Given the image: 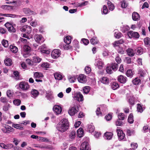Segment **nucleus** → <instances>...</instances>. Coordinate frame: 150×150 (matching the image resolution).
<instances>
[{"mask_svg":"<svg viewBox=\"0 0 150 150\" xmlns=\"http://www.w3.org/2000/svg\"><path fill=\"white\" fill-rule=\"evenodd\" d=\"M69 122L68 120L63 119L56 126V128L58 131L63 132L66 131L69 128Z\"/></svg>","mask_w":150,"mask_h":150,"instance_id":"f257e3e1","label":"nucleus"},{"mask_svg":"<svg viewBox=\"0 0 150 150\" xmlns=\"http://www.w3.org/2000/svg\"><path fill=\"white\" fill-rule=\"evenodd\" d=\"M118 65L116 63H112L109 66L106 67V71L108 74H112L113 71H116L118 69Z\"/></svg>","mask_w":150,"mask_h":150,"instance_id":"f03ea898","label":"nucleus"},{"mask_svg":"<svg viewBox=\"0 0 150 150\" xmlns=\"http://www.w3.org/2000/svg\"><path fill=\"white\" fill-rule=\"evenodd\" d=\"M14 129L11 127L6 125H4L3 127L1 129L2 132L6 133H9L11 132L14 131Z\"/></svg>","mask_w":150,"mask_h":150,"instance_id":"7ed1b4c3","label":"nucleus"},{"mask_svg":"<svg viewBox=\"0 0 150 150\" xmlns=\"http://www.w3.org/2000/svg\"><path fill=\"white\" fill-rule=\"evenodd\" d=\"M61 54V51L59 49L54 50L52 52L51 55L54 59H56Z\"/></svg>","mask_w":150,"mask_h":150,"instance_id":"20e7f679","label":"nucleus"},{"mask_svg":"<svg viewBox=\"0 0 150 150\" xmlns=\"http://www.w3.org/2000/svg\"><path fill=\"white\" fill-rule=\"evenodd\" d=\"M127 34L130 38H133L137 39L139 37V35L138 32L132 31H129Z\"/></svg>","mask_w":150,"mask_h":150,"instance_id":"39448f33","label":"nucleus"},{"mask_svg":"<svg viewBox=\"0 0 150 150\" xmlns=\"http://www.w3.org/2000/svg\"><path fill=\"white\" fill-rule=\"evenodd\" d=\"M19 86L23 91L26 90L29 88L28 83L24 81L21 82L19 83Z\"/></svg>","mask_w":150,"mask_h":150,"instance_id":"423d86ee","label":"nucleus"},{"mask_svg":"<svg viewBox=\"0 0 150 150\" xmlns=\"http://www.w3.org/2000/svg\"><path fill=\"white\" fill-rule=\"evenodd\" d=\"M79 110V107L78 106H74L70 109L68 112L69 114L71 116L74 115L77 113Z\"/></svg>","mask_w":150,"mask_h":150,"instance_id":"0eeeda50","label":"nucleus"},{"mask_svg":"<svg viewBox=\"0 0 150 150\" xmlns=\"http://www.w3.org/2000/svg\"><path fill=\"white\" fill-rule=\"evenodd\" d=\"M34 39L35 41L38 43L41 44L44 41V38L41 35H37L35 36Z\"/></svg>","mask_w":150,"mask_h":150,"instance_id":"6e6552de","label":"nucleus"},{"mask_svg":"<svg viewBox=\"0 0 150 150\" xmlns=\"http://www.w3.org/2000/svg\"><path fill=\"white\" fill-rule=\"evenodd\" d=\"M78 80L80 83H84L87 82L86 76L84 74H80L78 78Z\"/></svg>","mask_w":150,"mask_h":150,"instance_id":"1a4fd4ad","label":"nucleus"},{"mask_svg":"<svg viewBox=\"0 0 150 150\" xmlns=\"http://www.w3.org/2000/svg\"><path fill=\"white\" fill-rule=\"evenodd\" d=\"M118 81L121 83L124 84L127 81V78L123 75H120L117 77Z\"/></svg>","mask_w":150,"mask_h":150,"instance_id":"9d476101","label":"nucleus"},{"mask_svg":"<svg viewBox=\"0 0 150 150\" xmlns=\"http://www.w3.org/2000/svg\"><path fill=\"white\" fill-rule=\"evenodd\" d=\"M89 145L88 142H84L82 143L80 146V150H89Z\"/></svg>","mask_w":150,"mask_h":150,"instance_id":"9b49d317","label":"nucleus"},{"mask_svg":"<svg viewBox=\"0 0 150 150\" xmlns=\"http://www.w3.org/2000/svg\"><path fill=\"white\" fill-rule=\"evenodd\" d=\"M21 30L23 32H25L28 33H30L32 31L31 28L30 26L24 25L21 28Z\"/></svg>","mask_w":150,"mask_h":150,"instance_id":"f8f14e48","label":"nucleus"},{"mask_svg":"<svg viewBox=\"0 0 150 150\" xmlns=\"http://www.w3.org/2000/svg\"><path fill=\"white\" fill-rule=\"evenodd\" d=\"M74 99L79 101H83V96L79 92L75 94Z\"/></svg>","mask_w":150,"mask_h":150,"instance_id":"ddd939ff","label":"nucleus"},{"mask_svg":"<svg viewBox=\"0 0 150 150\" xmlns=\"http://www.w3.org/2000/svg\"><path fill=\"white\" fill-rule=\"evenodd\" d=\"M53 110L57 114H60L62 111L61 107L58 105H54L53 107Z\"/></svg>","mask_w":150,"mask_h":150,"instance_id":"4468645a","label":"nucleus"},{"mask_svg":"<svg viewBox=\"0 0 150 150\" xmlns=\"http://www.w3.org/2000/svg\"><path fill=\"white\" fill-rule=\"evenodd\" d=\"M117 135L119 139L121 140L123 139L125 136V134L123 133V131L120 129L117 130Z\"/></svg>","mask_w":150,"mask_h":150,"instance_id":"2eb2a0df","label":"nucleus"},{"mask_svg":"<svg viewBox=\"0 0 150 150\" xmlns=\"http://www.w3.org/2000/svg\"><path fill=\"white\" fill-rule=\"evenodd\" d=\"M132 19L134 21H137L139 20L140 16L139 15L137 12H134L132 15Z\"/></svg>","mask_w":150,"mask_h":150,"instance_id":"dca6fc26","label":"nucleus"},{"mask_svg":"<svg viewBox=\"0 0 150 150\" xmlns=\"http://www.w3.org/2000/svg\"><path fill=\"white\" fill-rule=\"evenodd\" d=\"M24 52L26 54H29L31 51V48L27 45H25L23 47Z\"/></svg>","mask_w":150,"mask_h":150,"instance_id":"f3484780","label":"nucleus"},{"mask_svg":"<svg viewBox=\"0 0 150 150\" xmlns=\"http://www.w3.org/2000/svg\"><path fill=\"white\" fill-rule=\"evenodd\" d=\"M137 55H140L143 53V50L141 47H138L135 50Z\"/></svg>","mask_w":150,"mask_h":150,"instance_id":"a211bd4d","label":"nucleus"},{"mask_svg":"<svg viewBox=\"0 0 150 150\" xmlns=\"http://www.w3.org/2000/svg\"><path fill=\"white\" fill-rule=\"evenodd\" d=\"M127 54L130 57H133L135 54L133 50L131 48H128L126 50Z\"/></svg>","mask_w":150,"mask_h":150,"instance_id":"6ab92c4d","label":"nucleus"},{"mask_svg":"<svg viewBox=\"0 0 150 150\" xmlns=\"http://www.w3.org/2000/svg\"><path fill=\"white\" fill-rule=\"evenodd\" d=\"M111 86L112 89L113 90H116L119 87V85L116 82H112L111 83Z\"/></svg>","mask_w":150,"mask_h":150,"instance_id":"aec40b11","label":"nucleus"},{"mask_svg":"<svg viewBox=\"0 0 150 150\" xmlns=\"http://www.w3.org/2000/svg\"><path fill=\"white\" fill-rule=\"evenodd\" d=\"M34 78H35L36 79H40L41 78L43 77V74L41 73L36 72L34 74Z\"/></svg>","mask_w":150,"mask_h":150,"instance_id":"412c9836","label":"nucleus"},{"mask_svg":"<svg viewBox=\"0 0 150 150\" xmlns=\"http://www.w3.org/2000/svg\"><path fill=\"white\" fill-rule=\"evenodd\" d=\"M23 11L24 13L27 15H30L33 13V11H31L28 8H25L23 9Z\"/></svg>","mask_w":150,"mask_h":150,"instance_id":"4be33fe9","label":"nucleus"},{"mask_svg":"<svg viewBox=\"0 0 150 150\" xmlns=\"http://www.w3.org/2000/svg\"><path fill=\"white\" fill-rule=\"evenodd\" d=\"M10 49L11 51L14 53H16L18 50V48L12 45H10Z\"/></svg>","mask_w":150,"mask_h":150,"instance_id":"5701e85b","label":"nucleus"},{"mask_svg":"<svg viewBox=\"0 0 150 150\" xmlns=\"http://www.w3.org/2000/svg\"><path fill=\"white\" fill-rule=\"evenodd\" d=\"M78 136L79 137H81L83 136V130L82 128H79L77 132Z\"/></svg>","mask_w":150,"mask_h":150,"instance_id":"b1692460","label":"nucleus"},{"mask_svg":"<svg viewBox=\"0 0 150 150\" xmlns=\"http://www.w3.org/2000/svg\"><path fill=\"white\" fill-rule=\"evenodd\" d=\"M90 42L91 44L95 45L97 44L99 41L96 37H93L90 40Z\"/></svg>","mask_w":150,"mask_h":150,"instance_id":"393cba45","label":"nucleus"},{"mask_svg":"<svg viewBox=\"0 0 150 150\" xmlns=\"http://www.w3.org/2000/svg\"><path fill=\"white\" fill-rule=\"evenodd\" d=\"M2 9L7 10H11L13 8V6L8 5H3L1 6Z\"/></svg>","mask_w":150,"mask_h":150,"instance_id":"a878e982","label":"nucleus"},{"mask_svg":"<svg viewBox=\"0 0 150 150\" xmlns=\"http://www.w3.org/2000/svg\"><path fill=\"white\" fill-rule=\"evenodd\" d=\"M107 4L109 10L112 11L115 8L114 6L111 1H108L107 2Z\"/></svg>","mask_w":150,"mask_h":150,"instance_id":"bb28decb","label":"nucleus"},{"mask_svg":"<svg viewBox=\"0 0 150 150\" xmlns=\"http://www.w3.org/2000/svg\"><path fill=\"white\" fill-rule=\"evenodd\" d=\"M4 63L6 66H9L12 64V62L11 59L7 58L4 61Z\"/></svg>","mask_w":150,"mask_h":150,"instance_id":"cd10ccee","label":"nucleus"},{"mask_svg":"<svg viewBox=\"0 0 150 150\" xmlns=\"http://www.w3.org/2000/svg\"><path fill=\"white\" fill-rule=\"evenodd\" d=\"M76 137V132L74 130H72L70 131V134L69 137L70 139H74Z\"/></svg>","mask_w":150,"mask_h":150,"instance_id":"c85d7f7f","label":"nucleus"},{"mask_svg":"<svg viewBox=\"0 0 150 150\" xmlns=\"http://www.w3.org/2000/svg\"><path fill=\"white\" fill-rule=\"evenodd\" d=\"M133 116V114L132 113H130L128 117V122L130 124H132L134 122Z\"/></svg>","mask_w":150,"mask_h":150,"instance_id":"c756f323","label":"nucleus"},{"mask_svg":"<svg viewBox=\"0 0 150 150\" xmlns=\"http://www.w3.org/2000/svg\"><path fill=\"white\" fill-rule=\"evenodd\" d=\"M105 136L107 139H110L112 138L113 134L111 132H107L104 134Z\"/></svg>","mask_w":150,"mask_h":150,"instance_id":"7c9ffc66","label":"nucleus"},{"mask_svg":"<svg viewBox=\"0 0 150 150\" xmlns=\"http://www.w3.org/2000/svg\"><path fill=\"white\" fill-rule=\"evenodd\" d=\"M71 37L69 36H67L64 39V42L66 44H70L71 42Z\"/></svg>","mask_w":150,"mask_h":150,"instance_id":"2f4dec72","label":"nucleus"},{"mask_svg":"<svg viewBox=\"0 0 150 150\" xmlns=\"http://www.w3.org/2000/svg\"><path fill=\"white\" fill-rule=\"evenodd\" d=\"M54 77L56 80H60L62 78V75L58 73H56L54 74Z\"/></svg>","mask_w":150,"mask_h":150,"instance_id":"473e14b6","label":"nucleus"},{"mask_svg":"<svg viewBox=\"0 0 150 150\" xmlns=\"http://www.w3.org/2000/svg\"><path fill=\"white\" fill-rule=\"evenodd\" d=\"M101 81L104 84H108L109 83V80L108 78L104 77L102 78Z\"/></svg>","mask_w":150,"mask_h":150,"instance_id":"72a5a7b5","label":"nucleus"},{"mask_svg":"<svg viewBox=\"0 0 150 150\" xmlns=\"http://www.w3.org/2000/svg\"><path fill=\"white\" fill-rule=\"evenodd\" d=\"M73 47L76 48V50L79 48V42L76 40H75L73 42Z\"/></svg>","mask_w":150,"mask_h":150,"instance_id":"f704fd0d","label":"nucleus"},{"mask_svg":"<svg viewBox=\"0 0 150 150\" xmlns=\"http://www.w3.org/2000/svg\"><path fill=\"white\" fill-rule=\"evenodd\" d=\"M133 84L135 85H138L141 82V80L139 78L137 77L135 78L132 81Z\"/></svg>","mask_w":150,"mask_h":150,"instance_id":"c9c22d12","label":"nucleus"},{"mask_svg":"<svg viewBox=\"0 0 150 150\" xmlns=\"http://www.w3.org/2000/svg\"><path fill=\"white\" fill-rule=\"evenodd\" d=\"M126 74L127 77H129L130 78H131L133 75L132 70L131 69L128 70Z\"/></svg>","mask_w":150,"mask_h":150,"instance_id":"e433bc0d","label":"nucleus"},{"mask_svg":"<svg viewBox=\"0 0 150 150\" xmlns=\"http://www.w3.org/2000/svg\"><path fill=\"white\" fill-rule=\"evenodd\" d=\"M118 119L123 120H124L125 118L126 117L125 114L122 113H120L118 115Z\"/></svg>","mask_w":150,"mask_h":150,"instance_id":"4c0bfd02","label":"nucleus"},{"mask_svg":"<svg viewBox=\"0 0 150 150\" xmlns=\"http://www.w3.org/2000/svg\"><path fill=\"white\" fill-rule=\"evenodd\" d=\"M33 61L35 63H39L40 62L41 59L39 57L34 56L33 58Z\"/></svg>","mask_w":150,"mask_h":150,"instance_id":"58836bf2","label":"nucleus"},{"mask_svg":"<svg viewBox=\"0 0 150 150\" xmlns=\"http://www.w3.org/2000/svg\"><path fill=\"white\" fill-rule=\"evenodd\" d=\"M144 42L145 45L150 46V38L146 37L144 39Z\"/></svg>","mask_w":150,"mask_h":150,"instance_id":"ea45409f","label":"nucleus"},{"mask_svg":"<svg viewBox=\"0 0 150 150\" xmlns=\"http://www.w3.org/2000/svg\"><path fill=\"white\" fill-rule=\"evenodd\" d=\"M2 45L5 47H7L8 46V41L5 39H3L1 41Z\"/></svg>","mask_w":150,"mask_h":150,"instance_id":"a19ab883","label":"nucleus"},{"mask_svg":"<svg viewBox=\"0 0 150 150\" xmlns=\"http://www.w3.org/2000/svg\"><path fill=\"white\" fill-rule=\"evenodd\" d=\"M31 93L33 96L35 97H37L39 93V92L35 89L32 90L31 91Z\"/></svg>","mask_w":150,"mask_h":150,"instance_id":"79ce46f5","label":"nucleus"},{"mask_svg":"<svg viewBox=\"0 0 150 150\" xmlns=\"http://www.w3.org/2000/svg\"><path fill=\"white\" fill-rule=\"evenodd\" d=\"M45 45L44 44L42 46H40V49H43L42 50V52L43 53L46 54H49L50 53V51L48 50H44L45 48Z\"/></svg>","mask_w":150,"mask_h":150,"instance_id":"37998d69","label":"nucleus"},{"mask_svg":"<svg viewBox=\"0 0 150 150\" xmlns=\"http://www.w3.org/2000/svg\"><path fill=\"white\" fill-rule=\"evenodd\" d=\"M101 11L102 13L104 14H106L108 11L107 7L105 5L103 6V8H102Z\"/></svg>","mask_w":150,"mask_h":150,"instance_id":"c03bdc74","label":"nucleus"},{"mask_svg":"<svg viewBox=\"0 0 150 150\" xmlns=\"http://www.w3.org/2000/svg\"><path fill=\"white\" fill-rule=\"evenodd\" d=\"M90 90V87L89 86H86L84 87L83 89V91L84 93L87 94L89 92Z\"/></svg>","mask_w":150,"mask_h":150,"instance_id":"a18cd8bd","label":"nucleus"},{"mask_svg":"<svg viewBox=\"0 0 150 150\" xmlns=\"http://www.w3.org/2000/svg\"><path fill=\"white\" fill-rule=\"evenodd\" d=\"M115 125L117 126H122L123 125V122L121 120L118 119L115 122Z\"/></svg>","mask_w":150,"mask_h":150,"instance_id":"49530a36","label":"nucleus"},{"mask_svg":"<svg viewBox=\"0 0 150 150\" xmlns=\"http://www.w3.org/2000/svg\"><path fill=\"white\" fill-rule=\"evenodd\" d=\"M97 65L99 69H101L104 66L103 63L101 61L98 60L97 63Z\"/></svg>","mask_w":150,"mask_h":150,"instance_id":"de8ad7c7","label":"nucleus"},{"mask_svg":"<svg viewBox=\"0 0 150 150\" xmlns=\"http://www.w3.org/2000/svg\"><path fill=\"white\" fill-rule=\"evenodd\" d=\"M13 102L14 104L17 106L20 105L21 103V100L18 99H16L13 100Z\"/></svg>","mask_w":150,"mask_h":150,"instance_id":"09e8293b","label":"nucleus"},{"mask_svg":"<svg viewBox=\"0 0 150 150\" xmlns=\"http://www.w3.org/2000/svg\"><path fill=\"white\" fill-rule=\"evenodd\" d=\"M122 36V34L120 32H115V33L114 36L116 38L119 39Z\"/></svg>","mask_w":150,"mask_h":150,"instance_id":"8fccbe9b","label":"nucleus"},{"mask_svg":"<svg viewBox=\"0 0 150 150\" xmlns=\"http://www.w3.org/2000/svg\"><path fill=\"white\" fill-rule=\"evenodd\" d=\"M12 127H13L20 129H23V127L21 126L18 124H13L12 125Z\"/></svg>","mask_w":150,"mask_h":150,"instance_id":"3c124183","label":"nucleus"},{"mask_svg":"<svg viewBox=\"0 0 150 150\" xmlns=\"http://www.w3.org/2000/svg\"><path fill=\"white\" fill-rule=\"evenodd\" d=\"M115 60L117 62V64H120L122 62V60L121 58L119 57V54H117V55L115 58Z\"/></svg>","mask_w":150,"mask_h":150,"instance_id":"603ef678","label":"nucleus"},{"mask_svg":"<svg viewBox=\"0 0 150 150\" xmlns=\"http://www.w3.org/2000/svg\"><path fill=\"white\" fill-rule=\"evenodd\" d=\"M137 110L138 112L141 113L142 112L143 110L142 106L139 103L137 104Z\"/></svg>","mask_w":150,"mask_h":150,"instance_id":"864d4df0","label":"nucleus"},{"mask_svg":"<svg viewBox=\"0 0 150 150\" xmlns=\"http://www.w3.org/2000/svg\"><path fill=\"white\" fill-rule=\"evenodd\" d=\"M88 130L90 133L93 132L94 130V127L91 125H88Z\"/></svg>","mask_w":150,"mask_h":150,"instance_id":"5fc2aeb1","label":"nucleus"},{"mask_svg":"<svg viewBox=\"0 0 150 150\" xmlns=\"http://www.w3.org/2000/svg\"><path fill=\"white\" fill-rule=\"evenodd\" d=\"M77 78L75 76H71L69 78V82L71 83H74L76 81Z\"/></svg>","mask_w":150,"mask_h":150,"instance_id":"6e6d98bb","label":"nucleus"},{"mask_svg":"<svg viewBox=\"0 0 150 150\" xmlns=\"http://www.w3.org/2000/svg\"><path fill=\"white\" fill-rule=\"evenodd\" d=\"M112 117V115L111 114H108V115L105 116V119L108 121H109L111 120Z\"/></svg>","mask_w":150,"mask_h":150,"instance_id":"4d7b16f0","label":"nucleus"},{"mask_svg":"<svg viewBox=\"0 0 150 150\" xmlns=\"http://www.w3.org/2000/svg\"><path fill=\"white\" fill-rule=\"evenodd\" d=\"M7 29L10 32L14 33L16 32V30L13 25H11V26H10V27L8 28Z\"/></svg>","mask_w":150,"mask_h":150,"instance_id":"13d9d810","label":"nucleus"},{"mask_svg":"<svg viewBox=\"0 0 150 150\" xmlns=\"http://www.w3.org/2000/svg\"><path fill=\"white\" fill-rule=\"evenodd\" d=\"M13 74L16 77V79L17 80H19L20 77L19 72L18 71H14Z\"/></svg>","mask_w":150,"mask_h":150,"instance_id":"bf43d9fd","label":"nucleus"},{"mask_svg":"<svg viewBox=\"0 0 150 150\" xmlns=\"http://www.w3.org/2000/svg\"><path fill=\"white\" fill-rule=\"evenodd\" d=\"M85 71L86 74L89 73L91 71V68L88 66H86L85 67Z\"/></svg>","mask_w":150,"mask_h":150,"instance_id":"052dcab7","label":"nucleus"},{"mask_svg":"<svg viewBox=\"0 0 150 150\" xmlns=\"http://www.w3.org/2000/svg\"><path fill=\"white\" fill-rule=\"evenodd\" d=\"M96 112L98 116H100L101 115L102 113L100 111V109L99 107L97 108L96 111Z\"/></svg>","mask_w":150,"mask_h":150,"instance_id":"680f3d73","label":"nucleus"},{"mask_svg":"<svg viewBox=\"0 0 150 150\" xmlns=\"http://www.w3.org/2000/svg\"><path fill=\"white\" fill-rule=\"evenodd\" d=\"M125 61L127 64H130L132 62L131 58L129 57H126Z\"/></svg>","mask_w":150,"mask_h":150,"instance_id":"e2e57ef3","label":"nucleus"},{"mask_svg":"<svg viewBox=\"0 0 150 150\" xmlns=\"http://www.w3.org/2000/svg\"><path fill=\"white\" fill-rule=\"evenodd\" d=\"M6 94L8 97L10 98L12 96L13 93L10 90H8L6 92Z\"/></svg>","mask_w":150,"mask_h":150,"instance_id":"0e129e2a","label":"nucleus"},{"mask_svg":"<svg viewBox=\"0 0 150 150\" xmlns=\"http://www.w3.org/2000/svg\"><path fill=\"white\" fill-rule=\"evenodd\" d=\"M41 67H42L47 68H49V64L47 63H43L41 65Z\"/></svg>","mask_w":150,"mask_h":150,"instance_id":"69168bd1","label":"nucleus"},{"mask_svg":"<svg viewBox=\"0 0 150 150\" xmlns=\"http://www.w3.org/2000/svg\"><path fill=\"white\" fill-rule=\"evenodd\" d=\"M81 41L83 42V44L85 45H87L89 43V40L83 38L81 40Z\"/></svg>","mask_w":150,"mask_h":150,"instance_id":"338daca9","label":"nucleus"},{"mask_svg":"<svg viewBox=\"0 0 150 150\" xmlns=\"http://www.w3.org/2000/svg\"><path fill=\"white\" fill-rule=\"evenodd\" d=\"M69 44H66L65 45L63 46V47L64 49L67 50L71 48L72 47Z\"/></svg>","mask_w":150,"mask_h":150,"instance_id":"774afa93","label":"nucleus"}]
</instances>
